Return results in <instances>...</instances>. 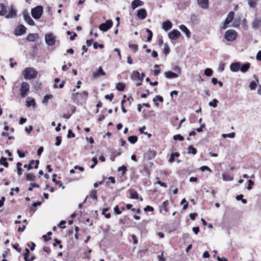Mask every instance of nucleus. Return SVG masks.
<instances>
[{"instance_id":"1","label":"nucleus","mask_w":261,"mask_h":261,"mask_svg":"<svg viewBox=\"0 0 261 261\" xmlns=\"http://www.w3.org/2000/svg\"><path fill=\"white\" fill-rule=\"evenodd\" d=\"M37 75V71L32 67H28L23 71V76L25 80L36 78Z\"/></svg>"},{"instance_id":"2","label":"nucleus","mask_w":261,"mask_h":261,"mask_svg":"<svg viewBox=\"0 0 261 261\" xmlns=\"http://www.w3.org/2000/svg\"><path fill=\"white\" fill-rule=\"evenodd\" d=\"M43 13V7L41 6H37L32 9L31 14L35 19H39Z\"/></svg>"},{"instance_id":"3","label":"nucleus","mask_w":261,"mask_h":261,"mask_svg":"<svg viewBox=\"0 0 261 261\" xmlns=\"http://www.w3.org/2000/svg\"><path fill=\"white\" fill-rule=\"evenodd\" d=\"M237 37V33L233 30H227L224 35V37L228 41H233Z\"/></svg>"},{"instance_id":"4","label":"nucleus","mask_w":261,"mask_h":261,"mask_svg":"<svg viewBox=\"0 0 261 261\" xmlns=\"http://www.w3.org/2000/svg\"><path fill=\"white\" fill-rule=\"evenodd\" d=\"M56 36L52 33L46 34L45 36V41L48 46H53L56 42Z\"/></svg>"},{"instance_id":"5","label":"nucleus","mask_w":261,"mask_h":261,"mask_svg":"<svg viewBox=\"0 0 261 261\" xmlns=\"http://www.w3.org/2000/svg\"><path fill=\"white\" fill-rule=\"evenodd\" d=\"M30 91V86L27 82H22L20 88V93L22 97H25Z\"/></svg>"},{"instance_id":"6","label":"nucleus","mask_w":261,"mask_h":261,"mask_svg":"<svg viewBox=\"0 0 261 261\" xmlns=\"http://www.w3.org/2000/svg\"><path fill=\"white\" fill-rule=\"evenodd\" d=\"M113 25V21L112 20H107L105 23L100 24L99 26V29L100 31L106 32L109 30Z\"/></svg>"},{"instance_id":"7","label":"nucleus","mask_w":261,"mask_h":261,"mask_svg":"<svg viewBox=\"0 0 261 261\" xmlns=\"http://www.w3.org/2000/svg\"><path fill=\"white\" fill-rule=\"evenodd\" d=\"M233 17L234 12L232 11L229 12L223 23L222 27L223 29H225L227 27L228 25L232 21Z\"/></svg>"},{"instance_id":"8","label":"nucleus","mask_w":261,"mask_h":261,"mask_svg":"<svg viewBox=\"0 0 261 261\" xmlns=\"http://www.w3.org/2000/svg\"><path fill=\"white\" fill-rule=\"evenodd\" d=\"M180 36V33L176 29L172 30L168 33V37L171 40H176Z\"/></svg>"},{"instance_id":"9","label":"nucleus","mask_w":261,"mask_h":261,"mask_svg":"<svg viewBox=\"0 0 261 261\" xmlns=\"http://www.w3.org/2000/svg\"><path fill=\"white\" fill-rule=\"evenodd\" d=\"M26 32V28L23 25H19L15 30V34L16 36H20Z\"/></svg>"},{"instance_id":"10","label":"nucleus","mask_w":261,"mask_h":261,"mask_svg":"<svg viewBox=\"0 0 261 261\" xmlns=\"http://www.w3.org/2000/svg\"><path fill=\"white\" fill-rule=\"evenodd\" d=\"M261 27V18H255L252 22V28L254 30H257Z\"/></svg>"},{"instance_id":"11","label":"nucleus","mask_w":261,"mask_h":261,"mask_svg":"<svg viewBox=\"0 0 261 261\" xmlns=\"http://www.w3.org/2000/svg\"><path fill=\"white\" fill-rule=\"evenodd\" d=\"M23 18L25 21L30 25L33 26L35 25L34 20L31 18L28 13L24 12L23 13Z\"/></svg>"},{"instance_id":"12","label":"nucleus","mask_w":261,"mask_h":261,"mask_svg":"<svg viewBox=\"0 0 261 261\" xmlns=\"http://www.w3.org/2000/svg\"><path fill=\"white\" fill-rule=\"evenodd\" d=\"M147 12L145 9H139L137 11V16L140 19H144L146 17Z\"/></svg>"},{"instance_id":"13","label":"nucleus","mask_w":261,"mask_h":261,"mask_svg":"<svg viewBox=\"0 0 261 261\" xmlns=\"http://www.w3.org/2000/svg\"><path fill=\"white\" fill-rule=\"evenodd\" d=\"M35 164V165L34 166V168L35 169H37L38 168V165L39 164V160H36V161H34V160H31L30 162V164L29 165H27V164H25L23 166L24 168H28V170H31V169L33 168V165Z\"/></svg>"},{"instance_id":"14","label":"nucleus","mask_w":261,"mask_h":261,"mask_svg":"<svg viewBox=\"0 0 261 261\" xmlns=\"http://www.w3.org/2000/svg\"><path fill=\"white\" fill-rule=\"evenodd\" d=\"M241 63L240 62H235L230 64V69L232 72H237L240 70Z\"/></svg>"},{"instance_id":"15","label":"nucleus","mask_w":261,"mask_h":261,"mask_svg":"<svg viewBox=\"0 0 261 261\" xmlns=\"http://www.w3.org/2000/svg\"><path fill=\"white\" fill-rule=\"evenodd\" d=\"M164 75L167 79H175L178 77V74L176 73L169 71L164 72Z\"/></svg>"},{"instance_id":"16","label":"nucleus","mask_w":261,"mask_h":261,"mask_svg":"<svg viewBox=\"0 0 261 261\" xmlns=\"http://www.w3.org/2000/svg\"><path fill=\"white\" fill-rule=\"evenodd\" d=\"M144 3L141 0H134L131 3V7L133 10H135L139 6H142Z\"/></svg>"},{"instance_id":"17","label":"nucleus","mask_w":261,"mask_h":261,"mask_svg":"<svg viewBox=\"0 0 261 261\" xmlns=\"http://www.w3.org/2000/svg\"><path fill=\"white\" fill-rule=\"evenodd\" d=\"M39 38L38 34H30L27 37V40L29 42H34Z\"/></svg>"},{"instance_id":"18","label":"nucleus","mask_w":261,"mask_h":261,"mask_svg":"<svg viewBox=\"0 0 261 261\" xmlns=\"http://www.w3.org/2000/svg\"><path fill=\"white\" fill-rule=\"evenodd\" d=\"M172 27V24L169 20H166L163 23L162 28L165 31L170 30Z\"/></svg>"},{"instance_id":"19","label":"nucleus","mask_w":261,"mask_h":261,"mask_svg":"<svg viewBox=\"0 0 261 261\" xmlns=\"http://www.w3.org/2000/svg\"><path fill=\"white\" fill-rule=\"evenodd\" d=\"M179 28L182 32L185 33L188 38H190L191 37V32L186 25L181 24L179 26Z\"/></svg>"},{"instance_id":"20","label":"nucleus","mask_w":261,"mask_h":261,"mask_svg":"<svg viewBox=\"0 0 261 261\" xmlns=\"http://www.w3.org/2000/svg\"><path fill=\"white\" fill-rule=\"evenodd\" d=\"M198 5L202 9L208 7V0H197Z\"/></svg>"},{"instance_id":"21","label":"nucleus","mask_w":261,"mask_h":261,"mask_svg":"<svg viewBox=\"0 0 261 261\" xmlns=\"http://www.w3.org/2000/svg\"><path fill=\"white\" fill-rule=\"evenodd\" d=\"M106 75V73L103 71L102 68L101 67L99 68L98 70L97 71L94 72L93 73V76L94 78H97L99 77L100 75Z\"/></svg>"},{"instance_id":"22","label":"nucleus","mask_w":261,"mask_h":261,"mask_svg":"<svg viewBox=\"0 0 261 261\" xmlns=\"http://www.w3.org/2000/svg\"><path fill=\"white\" fill-rule=\"evenodd\" d=\"M74 95L75 96H80L84 101H86L88 96V93L86 91H84L81 93H75Z\"/></svg>"},{"instance_id":"23","label":"nucleus","mask_w":261,"mask_h":261,"mask_svg":"<svg viewBox=\"0 0 261 261\" xmlns=\"http://www.w3.org/2000/svg\"><path fill=\"white\" fill-rule=\"evenodd\" d=\"M250 66V64L249 63H247L242 65H241V67L240 68V70L242 72H246L249 69Z\"/></svg>"},{"instance_id":"24","label":"nucleus","mask_w":261,"mask_h":261,"mask_svg":"<svg viewBox=\"0 0 261 261\" xmlns=\"http://www.w3.org/2000/svg\"><path fill=\"white\" fill-rule=\"evenodd\" d=\"M16 11L15 10H14L13 8H11L8 13L6 14V17L9 18H13L16 16Z\"/></svg>"},{"instance_id":"25","label":"nucleus","mask_w":261,"mask_h":261,"mask_svg":"<svg viewBox=\"0 0 261 261\" xmlns=\"http://www.w3.org/2000/svg\"><path fill=\"white\" fill-rule=\"evenodd\" d=\"M222 176L223 180L225 181H231L233 179V176H231L229 174L223 173Z\"/></svg>"},{"instance_id":"26","label":"nucleus","mask_w":261,"mask_h":261,"mask_svg":"<svg viewBox=\"0 0 261 261\" xmlns=\"http://www.w3.org/2000/svg\"><path fill=\"white\" fill-rule=\"evenodd\" d=\"M7 10L5 6L3 4H0V15L6 16Z\"/></svg>"},{"instance_id":"27","label":"nucleus","mask_w":261,"mask_h":261,"mask_svg":"<svg viewBox=\"0 0 261 261\" xmlns=\"http://www.w3.org/2000/svg\"><path fill=\"white\" fill-rule=\"evenodd\" d=\"M130 197L132 199H137L139 198L137 191L132 190H129Z\"/></svg>"},{"instance_id":"28","label":"nucleus","mask_w":261,"mask_h":261,"mask_svg":"<svg viewBox=\"0 0 261 261\" xmlns=\"http://www.w3.org/2000/svg\"><path fill=\"white\" fill-rule=\"evenodd\" d=\"M132 79L133 80L138 79V81H140V74L138 71H134L132 74Z\"/></svg>"},{"instance_id":"29","label":"nucleus","mask_w":261,"mask_h":261,"mask_svg":"<svg viewBox=\"0 0 261 261\" xmlns=\"http://www.w3.org/2000/svg\"><path fill=\"white\" fill-rule=\"evenodd\" d=\"M56 176H57V175L55 174L53 175V179H52L53 181L54 182H55L56 185L59 186L60 187H62V188L64 189V187H63V184L62 183V182L61 181H57L56 180Z\"/></svg>"},{"instance_id":"30","label":"nucleus","mask_w":261,"mask_h":261,"mask_svg":"<svg viewBox=\"0 0 261 261\" xmlns=\"http://www.w3.org/2000/svg\"><path fill=\"white\" fill-rule=\"evenodd\" d=\"M125 85L123 83H118L116 85V89L119 91H122L125 88Z\"/></svg>"},{"instance_id":"31","label":"nucleus","mask_w":261,"mask_h":261,"mask_svg":"<svg viewBox=\"0 0 261 261\" xmlns=\"http://www.w3.org/2000/svg\"><path fill=\"white\" fill-rule=\"evenodd\" d=\"M179 154L178 153V152H174V153H172L171 154H170V157L168 160V162H170V163H172L174 162V158L175 157H178L179 156Z\"/></svg>"},{"instance_id":"32","label":"nucleus","mask_w":261,"mask_h":261,"mask_svg":"<svg viewBox=\"0 0 261 261\" xmlns=\"http://www.w3.org/2000/svg\"><path fill=\"white\" fill-rule=\"evenodd\" d=\"M26 106L27 107L29 108L31 106H32L33 107H35L36 106V102H35V100L34 99H31L30 100H27L26 101Z\"/></svg>"},{"instance_id":"33","label":"nucleus","mask_w":261,"mask_h":261,"mask_svg":"<svg viewBox=\"0 0 261 261\" xmlns=\"http://www.w3.org/2000/svg\"><path fill=\"white\" fill-rule=\"evenodd\" d=\"M128 141L132 144H135L138 140V137L136 136H131L128 138Z\"/></svg>"},{"instance_id":"34","label":"nucleus","mask_w":261,"mask_h":261,"mask_svg":"<svg viewBox=\"0 0 261 261\" xmlns=\"http://www.w3.org/2000/svg\"><path fill=\"white\" fill-rule=\"evenodd\" d=\"M0 164L6 167H8L9 166L8 163L7 162V158L4 157H2L0 159Z\"/></svg>"},{"instance_id":"35","label":"nucleus","mask_w":261,"mask_h":261,"mask_svg":"<svg viewBox=\"0 0 261 261\" xmlns=\"http://www.w3.org/2000/svg\"><path fill=\"white\" fill-rule=\"evenodd\" d=\"M197 153V150L196 148L193 147L192 146H190L188 147V153L189 154H193L194 155L196 154Z\"/></svg>"},{"instance_id":"36","label":"nucleus","mask_w":261,"mask_h":261,"mask_svg":"<svg viewBox=\"0 0 261 261\" xmlns=\"http://www.w3.org/2000/svg\"><path fill=\"white\" fill-rule=\"evenodd\" d=\"M235 135H236L235 133L232 132V133H231L229 134H223L222 135V137L223 138H234Z\"/></svg>"},{"instance_id":"37","label":"nucleus","mask_w":261,"mask_h":261,"mask_svg":"<svg viewBox=\"0 0 261 261\" xmlns=\"http://www.w3.org/2000/svg\"><path fill=\"white\" fill-rule=\"evenodd\" d=\"M35 176L32 173H28L26 174V179L27 180L34 181Z\"/></svg>"},{"instance_id":"38","label":"nucleus","mask_w":261,"mask_h":261,"mask_svg":"<svg viewBox=\"0 0 261 261\" xmlns=\"http://www.w3.org/2000/svg\"><path fill=\"white\" fill-rule=\"evenodd\" d=\"M218 100L216 99H214L213 100V101H210L209 103H208V105L210 106V107H212L213 108H216L217 106V103H218Z\"/></svg>"},{"instance_id":"39","label":"nucleus","mask_w":261,"mask_h":261,"mask_svg":"<svg viewBox=\"0 0 261 261\" xmlns=\"http://www.w3.org/2000/svg\"><path fill=\"white\" fill-rule=\"evenodd\" d=\"M53 98V95L49 94L45 95L43 99L42 102L43 103H47L48 100Z\"/></svg>"},{"instance_id":"40","label":"nucleus","mask_w":261,"mask_h":261,"mask_svg":"<svg viewBox=\"0 0 261 261\" xmlns=\"http://www.w3.org/2000/svg\"><path fill=\"white\" fill-rule=\"evenodd\" d=\"M90 197L93 200L97 199V192L96 190H92L90 193Z\"/></svg>"},{"instance_id":"41","label":"nucleus","mask_w":261,"mask_h":261,"mask_svg":"<svg viewBox=\"0 0 261 261\" xmlns=\"http://www.w3.org/2000/svg\"><path fill=\"white\" fill-rule=\"evenodd\" d=\"M127 170V168L125 166H122L121 167H120L118 169V171L119 172H122V175H123L125 174Z\"/></svg>"},{"instance_id":"42","label":"nucleus","mask_w":261,"mask_h":261,"mask_svg":"<svg viewBox=\"0 0 261 261\" xmlns=\"http://www.w3.org/2000/svg\"><path fill=\"white\" fill-rule=\"evenodd\" d=\"M146 32L148 33V37L147 41L148 42H150L151 40L152 37V33L151 30H150L149 29H146Z\"/></svg>"},{"instance_id":"43","label":"nucleus","mask_w":261,"mask_h":261,"mask_svg":"<svg viewBox=\"0 0 261 261\" xmlns=\"http://www.w3.org/2000/svg\"><path fill=\"white\" fill-rule=\"evenodd\" d=\"M129 47L133 50L134 53H136L138 49V45L136 44H129Z\"/></svg>"},{"instance_id":"44","label":"nucleus","mask_w":261,"mask_h":261,"mask_svg":"<svg viewBox=\"0 0 261 261\" xmlns=\"http://www.w3.org/2000/svg\"><path fill=\"white\" fill-rule=\"evenodd\" d=\"M168 201H164L163 203V204L161 206V208L162 210H164L165 212H168Z\"/></svg>"},{"instance_id":"45","label":"nucleus","mask_w":261,"mask_h":261,"mask_svg":"<svg viewBox=\"0 0 261 261\" xmlns=\"http://www.w3.org/2000/svg\"><path fill=\"white\" fill-rule=\"evenodd\" d=\"M213 74V70L211 68H206L204 70V74L206 76H210Z\"/></svg>"},{"instance_id":"46","label":"nucleus","mask_w":261,"mask_h":261,"mask_svg":"<svg viewBox=\"0 0 261 261\" xmlns=\"http://www.w3.org/2000/svg\"><path fill=\"white\" fill-rule=\"evenodd\" d=\"M180 204L184 205L182 207L183 210H185L187 208V207L188 206V202L186 201L185 199H182V200L181 201Z\"/></svg>"},{"instance_id":"47","label":"nucleus","mask_w":261,"mask_h":261,"mask_svg":"<svg viewBox=\"0 0 261 261\" xmlns=\"http://www.w3.org/2000/svg\"><path fill=\"white\" fill-rule=\"evenodd\" d=\"M173 139L174 140H179L180 141H182L184 140V138L180 135L178 134L173 136Z\"/></svg>"},{"instance_id":"48","label":"nucleus","mask_w":261,"mask_h":261,"mask_svg":"<svg viewBox=\"0 0 261 261\" xmlns=\"http://www.w3.org/2000/svg\"><path fill=\"white\" fill-rule=\"evenodd\" d=\"M109 209L108 208H105L102 210V214L104 215L106 217V218L109 219L111 217V214L110 213H107V214H105V213L108 212Z\"/></svg>"},{"instance_id":"49","label":"nucleus","mask_w":261,"mask_h":261,"mask_svg":"<svg viewBox=\"0 0 261 261\" xmlns=\"http://www.w3.org/2000/svg\"><path fill=\"white\" fill-rule=\"evenodd\" d=\"M248 5L250 7L254 8L256 5V2L253 0H249Z\"/></svg>"},{"instance_id":"50","label":"nucleus","mask_w":261,"mask_h":261,"mask_svg":"<svg viewBox=\"0 0 261 261\" xmlns=\"http://www.w3.org/2000/svg\"><path fill=\"white\" fill-rule=\"evenodd\" d=\"M170 51V48L168 45L167 43L164 44V53L165 54H168Z\"/></svg>"},{"instance_id":"51","label":"nucleus","mask_w":261,"mask_h":261,"mask_svg":"<svg viewBox=\"0 0 261 261\" xmlns=\"http://www.w3.org/2000/svg\"><path fill=\"white\" fill-rule=\"evenodd\" d=\"M249 87L251 90H255L256 87V84L254 81H252Z\"/></svg>"},{"instance_id":"52","label":"nucleus","mask_w":261,"mask_h":261,"mask_svg":"<svg viewBox=\"0 0 261 261\" xmlns=\"http://www.w3.org/2000/svg\"><path fill=\"white\" fill-rule=\"evenodd\" d=\"M56 143H55V145L57 146L60 145L61 143V138L59 136H58L56 138Z\"/></svg>"},{"instance_id":"53","label":"nucleus","mask_w":261,"mask_h":261,"mask_svg":"<svg viewBox=\"0 0 261 261\" xmlns=\"http://www.w3.org/2000/svg\"><path fill=\"white\" fill-rule=\"evenodd\" d=\"M75 137L74 134L72 132L71 129H69L68 131L67 138H74Z\"/></svg>"},{"instance_id":"54","label":"nucleus","mask_w":261,"mask_h":261,"mask_svg":"<svg viewBox=\"0 0 261 261\" xmlns=\"http://www.w3.org/2000/svg\"><path fill=\"white\" fill-rule=\"evenodd\" d=\"M173 69L176 71L178 74H181V68L179 67V66H175V67H174V68H173Z\"/></svg>"},{"instance_id":"55","label":"nucleus","mask_w":261,"mask_h":261,"mask_svg":"<svg viewBox=\"0 0 261 261\" xmlns=\"http://www.w3.org/2000/svg\"><path fill=\"white\" fill-rule=\"evenodd\" d=\"M253 185H254V182L252 180H251V179L248 180V186L247 189L249 190H251L252 189V187Z\"/></svg>"},{"instance_id":"56","label":"nucleus","mask_w":261,"mask_h":261,"mask_svg":"<svg viewBox=\"0 0 261 261\" xmlns=\"http://www.w3.org/2000/svg\"><path fill=\"white\" fill-rule=\"evenodd\" d=\"M53 245L54 246H57L58 245H59V247L61 249L63 247L62 245H61V241L57 239L55 240V242L54 243Z\"/></svg>"},{"instance_id":"57","label":"nucleus","mask_w":261,"mask_h":261,"mask_svg":"<svg viewBox=\"0 0 261 261\" xmlns=\"http://www.w3.org/2000/svg\"><path fill=\"white\" fill-rule=\"evenodd\" d=\"M64 84H65V81H62V82L60 84V85H59V86H58L56 84H54V88H63V87H64Z\"/></svg>"},{"instance_id":"58","label":"nucleus","mask_w":261,"mask_h":261,"mask_svg":"<svg viewBox=\"0 0 261 261\" xmlns=\"http://www.w3.org/2000/svg\"><path fill=\"white\" fill-rule=\"evenodd\" d=\"M242 26L244 28V30H248V25L247 24V20L246 19H244L242 22Z\"/></svg>"},{"instance_id":"59","label":"nucleus","mask_w":261,"mask_h":261,"mask_svg":"<svg viewBox=\"0 0 261 261\" xmlns=\"http://www.w3.org/2000/svg\"><path fill=\"white\" fill-rule=\"evenodd\" d=\"M114 211L115 214L117 215H120L121 214V211H120L118 206H115L114 208Z\"/></svg>"},{"instance_id":"60","label":"nucleus","mask_w":261,"mask_h":261,"mask_svg":"<svg viewBox=\"0 0 261 261\" xmlns=\"http://www.w3.org/2000/svg\"><path fill=\"white\" fill-rule=\"evenodd\" d=\"M145 212H152L153 211V208L151 206H147L144 208Z\"/></svg>"},{"instance_id":"61","label":"nucleus","mask_w":261,"mask_h":261,"mask_svg":"<svg viewBox=\"0 0 261 261\" xmlns=\"http://www.w3.org/2000/svg\"><path fill=\"white\" fill-rule=\"evenodd\" d=\"M205 126V125L204 123L200 124V127L196 129V131L199 133L202 132V129L204 128Z\"/></svg>"},{"instance_id":"62","label":"nucleus","mask_w":261,"mask_h":261,"mask_svg":"<svg viewBox=\"0 0 261 261\" xmlns=\"http://www.w3.org/2000/svg\"><path fill=\"white\" fill-rule=\"evenodd\" d=\"M156 179L157 180V181H156V184H157L160 185L162 187H167L165 183H164V182L161 181L160 180H159L158 177H156Z\"/></svg>"},{"instance_id":"63","label":"nucleus","mask_w":261,"mask_h":261,"mask_svg":"<svg viewBox=\"0 0 261 261\" xmlns=\"http://www.w3.org/2000/svg\"><path fill=\"white\" fill-rule=\"evenodd\" d=\"M200 169L202 171H204L205 170H207L208 171H211V170L210 169V168L206 166H203L200 167Z\"/></svg>"},{"instance_id":"64","label":"nucleus","mask_w":261,"mask_h":261,"mask_svg":"<svg viewBox=\"0 0 261 261\" xmlns=\"http://www.w3.org/2000/svg\"><path fill=\"white\" fill-rule=\"evenodd\" d=\"M256 59L261 61V50L259 51L256 55Z\"/></svg>"}]
</instances>
